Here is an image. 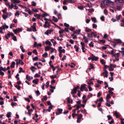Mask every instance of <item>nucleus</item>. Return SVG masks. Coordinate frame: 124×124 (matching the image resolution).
<instances>
[{
	"mask_svg": "<svg viewBox=\"0 0 124 124\" xmlns=\"http://www.w3.org/2000/svg\"><path fill=\"white\" fill-rule=\"evenodd\" d=\"M114 2L109 0H105L101 2V7L102 8H103L106 5H108L109 4L113 5Z\"/></svg>",
	"mask_w": 124,
	"mask_h": 124,
	"instance_id": "1",
	"label": "nucleus"
},
{
	"mask_svg": "<svg viewBox=\"0 0 124 124\" xmlns=\"http://www.w3.org/2000/svg\"><path fill=\"white\" fill-rule=\"evenodd\" d=\"M22 31V29L21 28H18V29H14L13 30V32L15 33V34L16 33L20 31Z\"/></svg>",
	"mask_w": 124,
	"mask_h": 124,
	"instance_id": "2",
	"label": "nucleus"
},
{
	"mask_svg": "<svg viewBox=\"0 0 124 124\" xmlns=\"http://www.w3.org/2000/svg\"><path fill=\"white\" fill-rule=\"evenodd\" d=\"M108 72L106 70H104V72H103L101 74V76H102L104 75H105L104 77L107 78L108 77L107 74Z\"/></svg>",
	"mask_w": 124,
	"mask_h": 124,
	"instance_id": "3",
	"label": "nucleus"
},
{
	"mask_svg": "<svg viewBox=\"0 0 124 124\" xmlns=\"http://www.w3.org/2000/svg\"><path fill=\"white\" fill-rule=\"evenodd\" d=\"M82 115L80 114L78 116L77 118V122L78 123H79L80 122V120L81 118L82 117Z\"/></svg>",
	"mask_w": 124,
	"mask_h": 124,
	"instance_id": "4",
	"label": "nucleus"
},
{
	"mask_svg": "<svg viewBox=\"0 0 124 124\" xmlns=\"http://www.w3.org/2000/svg\"><path fill=\"white\" fill-rule=\"evenodd\" d=\"M86 85L85 84H82L81 85V88H80V90L82 91H83V89H85L86 87Z\"/></svg>",
	"mask_w": 124,
	"mask_h": 124,
	"instance_id": "5",
	"label": "nucleus"
},
{
	"mask_svg": "<svg viewBox=\"0 0 124 124\" xmlns=\"http://www.w3.org/2000/svg\"><path fill=\"white\" fill-rule=\"evenodd\" d=\"M52 31V30H48L45 32V34L48 35H49V34H50Z\"/></svg>",
	"mask_w": 124,
	"mask_h": 124,
	"instance_id": "6",
	"label": "nucleus"
},
{
	"mask_svg": "<svg viewBox=\"0 0 124 124\" xmlns=\"http://www.w3.org/2000/svg\"><path fill=\"white\" fill-rule=\"evenodd\" d=\"M57 110L59 112L58 113L57 112H56V113L57 114V115H58L62 113V112L63 110L62 109V108L60 109L59 108H58L57 109Z\"/></svg>",
	"mask_w": 124,
	"mask_h": 124,
	"instance_id": "7",
	"label": "nucleus"
},
{
	"mask_svg": "<svg viewBox=\"0 0 124 124\" xmlns=\"http://www.w3.org/2000/svg\"><path fill=\"white\" fill-rule=\"evenodd\" d=\"M39 81V79L37 78L33 80H32V82L33 83H34L36 84H37L38 82Z\"/></svg>",
	"mask_w": 124,
	"mask_h": 124,
	"instance_id": "8",
	"label": "nucleus"
},
{
	"mask_svg": "<svg viewBox=\"0 0 124 124\" xmlns=\"http://www.w3.org/2000/svg\"><path fill=\"white\" fill-rule=\"evenodd\" d=\"M51 47H50V46H45V50L46 51H47L49 50L50 49Z\"/></svg>",
	"mask_w": 124,
	"mask_h": 124,
	"instance_id": "9",
	"label": "nucleus"
},
{
	"mask_svg": "<svg viewBox=\"0 0 124 124\" xmlns=\"http://www.w3.org/2000/svg\"><path fill=\"white\" fill-rule=\"evenodd\" d=\"M124 1V0H115V2L116 3H122Z\"/></svg>",
	"mask_w": 124,
	"mask_h": 124,
	"instance_id": "10",
	"label": "nucleus"
},
{
	"mask_svg": "<svg viewBox=\"0 0 124 124\" xmlns=\"http://www.w3.org/2000/svg\"><path fill=\"white\" fill-rule=\"evenodd\" d=\"M15 63L14 62H12L11 63L10 67L11 68H13L15 67Z\"/></svg>",
	"mask_w": 124,
	"mask_h": 124,
	"instance_id": "11",
	"label": "nucleus"
},
{
	"mask_svg": "<svg viewBox=\"0 0 124 124\" xmlns=\"http://www.w3.org/2000/svg\"><path fill=\"white\" fill-rule=\"evenodd\" d=\"M77 91L76 89H75L74 88H73L72 91H71V93L72 94H75L76 93Z\"/></svg>",
	"mask_w": 124,
	"mask_h": 124,
	"instance_id": "12",
	"label": "nucleus"
},
{
	"mask_svg": "<svg viewBox=\"0 0 124 124\" xmlns=\"http://www.w3.org/2000/svg\"><path fill=\"white\" fill-rule=\"evenodd\" d=\"M93 80V78H91L89 80V81L87 82V84L88 85H90L91 84H93V82L92 80Z\"/></svg>",
	"mask_w": 124,
	"mask_h": 124,
	"instance_id": "13",
	"label": "nucleus"
},
{
	"mask_svg": "<svg viewBox=\"0 0 124 124\" xmlns=\"http://www.w3.org/2000/svg\"><path fill=\"white\" fill-rule=\"evenodd\" d=\"M33 110L32 109L28 110V111L27 113L30 116H31V112H33Z\"/></svg>",
	"mask_w": 124,
	"mask_h": 124,
	"instance_id": "14",
	"label": "nucleus"
},
{
	"mask_svg": "<svg viewBox=\"0 0 124 124\" xmlns=\"http://www.w3.org/2000/svg\"><path fill=\"white\" fill-rule=\"evenodd\" d=\"M115 42L116 44H118L119 43H121V41L120 39H116L115 40Z\"/></svg>",
	"mask_w": 124,
	"mask_h": 124,
	"instance_id": "15",
	"label": "nucleus"
},
{
	"mask_svg": "<svg viewBox=\"0 0 124 124\" xmlns=\"http://www.w3.org/2000/svg\"><path fill=\"white\" fill-rule=\"evenodd\" d=\"M53 108V105H51L50 106H49L48 108V109H47L46 110V111H47V110H48V111L49 112H50L51 111V109H52V108Z\"/></svg>",
	"mask_w": 124,
	"mask_h": 124,
	"instance_id": "16",
	"label": "nucleus"
},
{
	"mask_svg": "<svg viewBox=\"0 0 124 124\" xmlns=\"http://www.w3.org/2000/svg\"><path fill=\"white\" fill-rule=\"evenodd\" d=\"M53 19L54 22H57L58 21V19L54 16H53Z\"/></svg>",
	"mask_w": 124,
	"mask_h": 124,
	"instance_id": "17",
	"label": "nucleus"
},
{
	"mask_svg": "<svg viewBox=\"0 0 124 124\" xmlns=\"http://www.w3.org/2000/svg\"><path fill=\"white\" fill-rule=\"evenodd\" d=\"M114 69L112 67L111 64H110V66L109 67V70L110 71H113Z\"/></svg>",
	"mask_w": 124,
	"mask_h": 124,
	"instance_id": "18",
	"label": "nucleus"
},
{
	"mask_svg": "<svg viewBox=\"0 0 124 124\" xmlns=\"http://www.w3.org/2000/svg\"><path fill=\"white\" fill-rule=\"evenodd\" d=\"M10 34L9 33H8L7 35L5 36V37L7 39H8L10 37Z\"/></svg>",
	"mask_w": 124,
	"mask_h": 124,
	"instance_id": "19",
	"label": "nucleus"
},
{
	"mask_svg": "<svg viewBox=\"0 0 124 124\" xmlns=\"http://www.w3.org/2000/svg\"><path fill=\"white\" fill-rule=\"evenodd\" d=\"M93 32H92L91 34L87 33L88 37L89 38H92L93 37Z\"/></svg>",
	"mask_w": 124,
	"mask_h": 124,
	"instance_id": "20",
	"label": "nucleus"
},
{
	"mask_svg": "<svg viewBox=\"0 0 124 124\" xmlns=\"http://www.w3.org/2000/svg\"><path fill=\"white\" fill-rule=\"evenodd\" d=\"M47 100V97L46 96H44L43 98L42 99V101H44L45 100L46 101Z\"/></svg>",
	"mask_w": 124,
	"mask_h": 124,
	"instance_id": "21",
	"label": "nucleus"
},
{
	"mask_svg": "<svg viewBox=\"0 0 124 124\" xmlns=\"http://www.w3.org/2000/svg\"><path fill=\"white\" fill-rule=\"evenodd\" d=\"M0 69L4 71H5L6 70H7L6 69L5 67L3 68V67L2 66L0 67Z\"/></svg>",
	"mask_w": 124,
	"mask_h": 124,
	"instance_id": "22",
	"label": "nucleus"
},
{
	"mask_svg": "<svg viewBox=\"0 0 124 124\" xmlns=\"http://www.w3.org/2000/svg\"><path fill=\"white\" fill-rule=\"evenodd\" d=\"M35 69V70H37V68H36L35 67L33 66L31 67V70H32V72H33L35 71L33 70V69Z\"/></svg>",
	"mask_w": 124,
	"mask_h": 124,
	"instance_id": "23",
	"label": "nucleus"
},
{
	"mask_svg": "<svg viewBox=\"0 0 124 124\" xmlns=\"http://www.w3.org/2000/svg\"><path fill=\"white\" fill-rule=\"evenodd\" d=\"M26 78L28 81H30L31 79L30 77L28 75H26Z\"/></svg>",
	"mask_w": 124,
	"mask_h": 124,
	"instance_id": "24",
	"label": "nucleus"
},
{
	"mask_svg": "<svg viewBox=\"0 0 124 124\" xmlns=\"http://www.w3.org/2000/svg\"><path fill=\"white\" fill-rule=\"evenodd\" d=\"M31 28L32 29V31L34 32H35L37 30L36 28V27L32 26Z\"/></svg>",
	"mask_w": 124,
	"mask_h": 124,
	"instance_id": "25",
	"label": "nucleus"
},
{
	"mask_svg": "<svg viewBox=\"0 0 124 124\" xmlns=\"http://www.w3.org/2000/svg\"><path fill=\"white\" fill-rule=\"evenodd\" d=\"M45 43L47 45H51V42L48 40H47L45 42Z\"/></svg>",
	"mask_w": 124,
	"mask_h": 124,
	"instance_id": "26",
	"label": "nucleus"
},
{
	"mask_svg": "<svg viewBox=\"0 0 124 124\" xmlns=\"http://www.w3.org/2000/svg\"><path fill=\"white\" fill-rule=\"evenodd\" d=\"M74 48L75 49L76 51L77 52H78L79 50V47L76 45H75L74 46Z\"/></svg>",
	"mask_w": 124,
	"mask_h": 124,
	"instance_id": "27",
	"label": "nucleus"
},
{
	"mask_svg": "<svg viewBox=\"0 0 124 124\" xmlns=\"http://www.w3.org/2000/svg\"><path fill=\"white\" fill-rule=\"evenodd\" d=\"M48 55V54L47 53H45L44 54H43L42 55V56L43 57H44L45 58H46L47 56Z\"/></svg>",
	"mask_w": 124,
	"mask_h": 124,
	"instance_id": "28",
	"label": "nucleus"
},
{
	"mask_svg": "<svg viewBox=\"0 0 124 124\" xmlns=\"http://www.w3.org/2000/svg\"><path fill=\"white\" fill-rule=\"evenodd\" d=\"M35 92L36 93L37 96H39L40 94V93L39 91L38 90L37 91H35Z\"/></svg>",
	"mask_w": 124,
	"mask_h": 124,
	"instance_id": "29",
	"label": "nucleus"
},
{
	"mask_svg": "<svg viewBox=\"0 0 124 124\" xmlns=\"http://www.w3.org/2000/svg\"><path fill=\"white\" fill-rule=\"evenodd\" d=\"M85 31L87 32L91 31L92 30L91 29H88V28H86L85 29Z\"/></svg>",
	"mask_w": 124,
	"mask_h": 124,
	"instance_id": "30",
	"label": "nucleus"
},
{
	"mask_svg": "<svg viewBox=\"0 0 124 124\" xmlns=\"http://www.w3.org/2000/svg\"><path fill=\"white\" fill-rule=\"evenodd\" d=\"M20 2V1L19 0H14L13 1V3L15 4H18Z\"/></svg>",
	"mask_w": 124,
	"mask_h": 124,
	"instance_id": "31",
	"label": "nucleus"
},
{
	"mask_svg": "<svg viewBox=\"0 0 124 124\" xmlns=\"http://www.w3.org/2000/svg\"><path fill=\"white\" fill-rule=\"evenodd\" d=\"M118 113L117 111H115V112L114 114L116 116V117L117 118L118 117Z\"/></svg>",
	"mask_w": 124,
	"mask_h": 124,
	"instance_id": "32",
	"label": "nucleus"
},
{
	"mask_svg": "<svg viewBox=\"0 0 124 124\" xmlns=\"http://www.w3.org/2000/svg\"><path fill=\"white\" fill-rule=\"evenodd\" d=\"M11 114V112H9L7 114L6 116L8 118H9L10 117Z\"/></svg>",
	"mask_w": 124,
	"mask_h": 124,
	"instance_id": "33",
	"label": "nucleus"
},
{
	"mask_svg": "<svg viewBox=\"0 0 124 124\" xmlns=\"http://www.w3.org/2000/svg\"><path fill=\"white\" fill-rule=\"evenodd\" d=\"M50 49L51 50L50 52L51 54H52V53L54 52V50H55V48H54L52 47H51Z\"/></svg>",
	"mask_w": 124,
	"mask_h": 124,
	"instance_id": "34",
	"label": "nucleus"
},
{
	"mask_svg": "<svg viewBox=\"0 0 124 124\" xmlns=\"http://www.w3.org/2000/svg\"><path fill=\"white\" fill-rule=\"evenodd\" d=\"M14 7V5L13 3H11V5H10V7L9 8L11 9H12Z\"/></svg>",
	"mask_w": 124,
	"mask_h": 124,
	"instance_id": "35",
	"label": "nucleus"
},
{
	"mask_svg": "<svg viewBox=\"0 0 124 124\" xmlns=\"http://www.w3.org/2000/svg\"><path fill=\"white\" fill-rule=\"evenodd\" d=\"M20 49L22 50L23 52L24 53L25 52V50L23 49V47L22 46H20Z\"/></svg>",
	"mask_w": 124,
	"mask_h": 124,
	"instance_id": "36",
	"label": "nucleus"
},
{
	"mask_svg": "<svg viewBox=\"0 0 124 124\" xmlns=\"http://www.w3.org/2000/svg\"><path fill=\"white\" fill-rule=\"evenodd\" d=\"M20 15V14L19 13V11H16L15 14V16H17V15L19 16Z\"/></svg>",
	"mask_w": 124,
	"mask_h": 124,
	"instance_id": "37",
	"label": "nucleus"
},
{
	"mask_svg": "<svg viewBox=\"0 0 124 124\" xmlns=\"http://www.w3.org/2000/svg\"><path fill=\"white\" fill-rule=\"evenodd\" d=\"M65 50L64 49H62L59 52L60 53H65Z\"/></svg>",
	"mask_w": 124,
	"mask_h": 124,
	"instance_id": "38",
	"label": "nucleus"
},
{
	"mask_svg": "<svg viewBox=\"0 0 124 124\" xmlns=\"http://www.w3.org/2000/svg\"><path fill=\"white\" fill-rule=\"evenodd\" d=\"M90 66L91 68H89L88 69V70H90L91 69H93V65L92 64H90Z\"/></svg>",
	"mask_w": 124,
	"mask_h": 124,
	"instance_id": "39",
	"label": "nucleus"
},
{
	"mask_svg": "<svg viewBox=\"0 0 124 124\" xmlns=\"http://www.w3.org/2000/svg\"><path fill=\"white\" fill-rule=\"evenodd\" d=\"M48 15L47 13H45L43 14L42 15V16L43 17H45Z\"/></svg>",
	"mask_w": 124,
	"mask_h": 124,
	"instance_id": "40",
	"label": "nucleus"
},
{
	"mask_svg": "<svg viewBox=\"0 0 124 124\" xmlns=\"http://www.w3.org/2000/svg\"><path fill=\"white\" fill-rule=\"evenodd\" d=\"M11 105L12 106H16L17 105V104L16 102H12L11 103Z\"/></svg>",
	"mask_w": 124,
	"mask_h": 124,
	"instance_id": "41",
	"label": "nucleus"
},
{
	"mask_svg": "<svg viewBox=\"0 0 124 124\" xmlns=\"http://www.w3.org/2000/svg\"><path fill=\"white\" fill-rule=\"evenodd\" d=\"M93 36L95 38L97 37L98 39L99 37V36H97V34L94 32H93Z\"/></svg>",
	"mask_w": 124,
	"mask_h": 124,
	"instance_id": "42",
	"label": "nucleus"
},
{
	"mask_svg": "<svg viewBox=\"0 0 124 124\" xmlns=\"http://www.w3.org/2000/svg\"><path fill=\"white\" fill-rule=\"evenodd\" d=\"M32 60L34 61H36L38 60V58L37 56H36L32 58Z\"/></svg>",
	"mask_w": 124,
	"mask_h": 124,
	"instance_id": "43",
	"label": "nucleus"
},
{
	"mask_svg": "<svg viewBox=\"0 0 124 124\" xmlns=\"http://www.w3.org/2000/svg\"><path fill=\"white\" fill-rule=\"evenodd\" d=\"M32 52L33 53H35V54H36V55H37L38 54V53H37V50L36 49H34L33 51H32Z\"/></svg>",
	"mask_w": 124,
	"mask_h": 124,
	"instance_id": "44",
	"label": "nucleus"
},
{
	"mask_svg": "<svg viewBox=\"0 0 124 124\" xmlns=\"http://www.w3.org/2000/svg\"><path fill=\"white\" fill-rule=\"evenodd\" d=\"M101 43L104 44L105 42V41L104 40H101L99 41Z\"/></svg>",
	"mask_w": 124,
	"mask_h": 124,
	"instance_id": "45",
	"label": "nucleus"
},
{
	"mask_svg": "<svg viewBox=\"0 0 124 124\" xmlns=\"http://www.w3.org/2000/svg\"><path fill=\"white\" fill-rule=\"evenodd\" d=\"M21 62V60L19 59V60L18 61V62H16V65H18L19 64H20Z\"/></svg>",
	"mask_w": 124,
	"mask_h": 124,
	"instance_id": "46",
	"label": "nucleus"
},
{
	"mask_svg": "<svg viewBox=\"0 0 124 124\" xmlns=\"http://www.w3.org/2000/svg\"><path fill=\"white\" fill-rule=\"evenodd\" d=\"M98 59V58L97 57H95L93 56V61H96Z\"/></svg>",
	"mask_w": 124,
	"mask_h": 124,
	"instance_id": "47",
	"label": "nucleus"
},
{
	"mask_svg": "<svg viewBox=\"0 0 124 124\" xmlns=\"http://www.w3.org/2000/svg\"><path fill=\"white\" fill-rule=\"evenodd\" d=\"M107 117L108 118V120H110L112 119V118L110 115H108L107 116Z\"/></svg>",
	"mask_w": 124,
	"mask_h": 124,
	"instance_id": "48",
	"label": "nucleus"
},
{
	"mask_svg": "<svg viewBox=\"0 0 124 124\" xmlns=\"http://www.w3.org/2000/svg\"><path fill=\"white\" fill-rule=\"evenodd\" d=\"M100 62L102 64L104 65L105 64V62L104 61V60L101 59L100 60Z\"/></svg>",
	"mask_w": 124,
	"mask_h": 124,
	"instance_id": "49",
	"label": "nucleus"
},
{
	"mask_svg": "<svg viewBox=\"0 0 124 124\" xmlns=\"http://www.w3.org/2000/svg\"><path fill=\"white\" fill-rule=\"evenodd\" d=\"M40 77V75H39L38 74H37V73L35 74L34 76V77L35 78H36L37 77Z\"/></svg>",
	"mask_w": 124,
	"mask_h": 124,
	"instance_id": "50",
	"label": "nucleus"
},
{
	"mask_svg": "<svg viewBox=\"0 0 124 124\" xmlns=\"http://www.w3.org/2000/svg\"><path fill=\"white\" fill-rule=\"evenodd\" d=\"M104 13L105 14L107 15L108 13V11L106 9H105L104 10Z\"/></svg>",
	"mask_w": 124,
	"mask_h": 124,
	"instance_id": "51",
	"label": "nucleus"
},
{
	"mask_svg": "<svg viewBox=\"0 0 124 124\" xmlns=\"http://www.w3.org/2000/svg\"><path fill=\"white\" fill-rule=\"evenodd\" d=\"M111 98V96L109 94H108L106 96V98L108 99Z\"/></svg>",
	"mask_w": 124,
	"mask_h": 124,
	"instance_id": "52",
	"label": "nucleus"
},
{
	"mask_svg": "<svg viewBox=\"0 0 124 124\" xmlns=\"http://www.w3.org/2000/svg\"><path fill=\"white\" fill-rule=\"evenodd\" d=\"M101 20L102 21H104V16H102L100 18Z\"/></svg>",
	"mask_w": 124,
	"mask_h": 124,
	"instance_id": "53",
	"label": "nucleus"
},
{
	"mask_svg": "<svg viewBox=\"0 0 124 124\" xmlns=\"http://www.w3.org/2000/svg\"><path fill=\"white\" fill-rule=\"evenodd\" d=\"M57 16L59 19H60L61 18V14L60 13H59L57 14Z\"/></svg>",
	"mask_w": 124,
	"mask_h": 124,
	"instance_id": "54",
	"label": "nucleus"
},
{
	"mask_svg": "<svg viewBox=\"0 0 124 124\" xmlns=\"http://www.w3.org/2000/svg\"><path fill=\"white\" fill-rule=\"evenodd\" d=\"M68 2L71 3H74V2L72 0H67Z\"/></svg>",
	"mask_w": 124,
	"mask_h": 124,
	"instance_id": "55",
	"label": "nucleus"
},
{
	"mask_svg": "<svg viewBox=\"0 0 124 124\" xmlns=\"http://www.w3.org/2000/svg\"><path fill=\"white\" fill-rule=\"evenodd\" d=\"M2 70L0 69V75L3 76L4 75V73L1 71Z\"/></svg>",
	"mask_w": 124,
	"mask_h": 124,
	"instance_id": "56",
	"label": "nucleus"
},
{
	"mask_svg": "<svg viewBox=\"0 0 124 124\" xmlns=\"http://www.w3.org/2000/svg\"><path fill=\"white\" fill-rule=\"evenodd\" d=\"M7 10V8H6L2 10L4 14H6V11Z\"/></svg>",
	"mask_w": 124,
	"mask_h": 124,
	"instance_id": "57",
	"label": "nucleus"
},
{
	"mask_svg": "<svg viewBox=\"0 0 124 124\" xmlns=\"http://www.w3.org/2000/svg\"><path fill=\"white\" fill-rule=\"evenodd\" d=\"M32 3L31 4V5L32 6L35 7V6L36 4V3L34 1H32Z\"/></svg>",
	"mask_w": 124,
	"mask_h": 124,
	"instance_id": "58",
	"label": "nucleus"
},
{
	"mask_svg": "<svg viewBox=\"0 0 124 124\" xmlns=\"http://www.w3.org/2000/svg\"><path fill=\"white\" fill-rule=\"evenodd\" d=\"M2 17L5 20L7 18L8 16L7 15L6 16L3 15H2Z\"/></svg>",
	"mask_w": 124,
	"mask_h": 124,
	"instance_id": "59",
	"label": "nucleus"
},
{
	"mask_svg": "<svg viewBox=\"0 0 124 124\" xmlns=\"http://www.w3.org/2000/svg\"><path fill=\"white\" fill-rule=\"evenodd\" d=\"M105 105L106 106H108L109 107H110L111 106L109 103H108L107 102L106 103Z\"/></svg>",
	"mask_w": 124,
	"mask_h": 124,
	"instance_id": "60",
	"label": "nucleus"
},
{
	"mask_svg": "<svg viewBox=\"0 0 124 124\" xmlns=\"http://www.w3.org/2000/svg\"><path fill=\"white\" fill-rule=\"evenodd\" d=\"M17 97L16 96H14L13 97V100L15 101H17Z\"/></svg>",
	"mask_w": 124,
	"mask_h": 124,
	"instance_id": "61",
	"label": "nucleus"
},
{
	"mask_svg": "<svg viewBox=\"0 0 124 124\" xmlns=\"http://www.w3.org/2000/svg\"><path fill=\"white\" fill-rule=\"evenodd\" d=\"M80 44L82 46V47H85V45L84 43L81 42L80 43Z\"/></svg>",
	"mask_w": 124,
	"mask_h": 124,
	"instance_id": "62",
	"label": "nucleus"
},
{
	"mask_svg": "<svg viewBox=\"0 0 124 124\" xmlns=\"http://www.w3.org/2000/svg\"><path fill=\"white\" fill-rule=\"evenodd\" d=\"M69 29L70 30L72 31H73L74 30H75V29L72 26H70Z\"/></svg>",
	"mask_w": 124,
	"mask_h": 124,
	"instance_id": "63",
	"label": "nucleus"
},
{
	"mask_svg": "<svg viewBox=\"0 0 124 124\" xmlns=\"http://www.w3.org/2000/svg\"><path fill=\"white\" fill-rule=\"evenodd\" d=\"M12 39L14 41H16L17 40L16 37L15 36L13 37Z\"/></svg>",
	"mask_w": 124,
	"mask_h": 124,
	"instance_id": "64",
	"label": "nucleus"
}]
</instances>
